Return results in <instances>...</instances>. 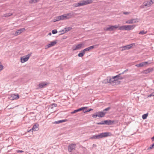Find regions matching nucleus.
<instances>
[{
	"label": "nucleus",
	"mask_w": 154,
	"mask_h": 154,
	"mask_svg": "<svg viewBox=\"0 0 154 154\" xmlns=\"http://www.w3.org/2000/svg\"><path fill=\"white\" fill-rule=\"evenodd\" d=\"M93 2L92 0H82L77 3H75L73 5L75 7H80L91 4Z\"/></svg>",
	"instance_id": "nucleus-3"
},
{
	"label": "nucleus",
	"mask_w": 154,
	"mask_h": 154,
	"mask_svg": "<svg viewBox=\"0 0 154 154\" xmlns=\"http://www.w3.org/2000/svg\"><path fill=\"white\" fill-rule=\"evenodd\" d=\"M152 96H154V93L153 92L151 94H150L149 95H148V97H151Z\"/></svg>",
	"instance_id": "nucleus-36"
},
{
	"label": "nucleus",
	"mask_w": 154,
	"mask_h": 154,
	"mask_svg": "<svg viewBox=\"0 0 154 154\" xmlns=\"http://www.w3.org/2000/svg\"><path fill=\"white\" fill-rule=\"evenodd\" d=\"M23 152V151L22 150H18L17 152H20V153H22V152Z\"/></svg>",
	"instance_id": "nucleus-42"
},
{
	"label": "nucleus",
	"mask_w": 154,
	"mask_h": 154,
	"mask_svg": "<svg viewBox=\"0 0 154 154\" xmlns=\"http://www.w3.org/2000/svg\"><path fill=\"white\" fill-rule=\"evenodd\" d=\"M75 14L72 12L69 13L65 14L66 19L68 20L70 19L71 18L73 17Z\"/></svg>",
	"instance_id": "nucleus-13"
},
{
	"label": "nucleus",
	"mask_w": 154,
	"mask_h": 154,
	"mask_svg": "<svg viewBox=\"0 0 154 154\" xmlns=\"http://www.w3.org/2000/svg\"><path fill=\"white\" fill-rule=\"evenodd\" d=\"M81 52V53H79L78 54V56L79 57H82L84 56V55L85 54V52L83 50H82Z\"/></svg>",
	"instance_id": "nucleus-26"
},
{
	"label": "nucleus",
	"mask_w": 154,
	"mask_h": 154,
	"mask_svg": "<svg viewBox=\"0 0 154 154\" xmlns=\"http://www.w3.org/2000/svg\"><path fill=\"white\" fill-rule=\"evenodd\" d=\"M31 54H29L26 56H23L21 57L20 59L21 62L22 63H23L27 61L31 56Z\"/></svg>",
	"instance_id": "nucleus-8"
},
{
	"label": "nucleus",
	"mask_w": 154,
	"mask_h": 154,
	"mask_svg": "<svg viewBox=\"0 0 154 154\" xmlns=\"http://www.w3.org/2000/svg\"><path fill=\"white\" fill-rule=\"evenodd\" d=\"M136 26L133 25H123L120 26L119 28V29L120 30H125L127 31H129L133 29Z\"/></svg>",
	"instance_id": "nucleus-4"
},
{
	"label": "nucleus",
	"mask_w": 154,
	"mask_h": 154,
	"mask_svg": "<svg viewBox=\"0 0 154 154\" xmlns=\"http://www.w3.org/2000/svg\"><path fill=\"white\" fill-rule=\"evenodd\" d=\"M57 40L51 42L50 44H49L48 45H46L45 48L47 49L57 44Z\"/></svg>",
	"instance_id": "nucleus-11"
},
{
	"label": "nucleus",
	"mask_w": 154,
	"mask_h": 154,
	"mask_svg": "<svg viewBox=\"0 0 154 154\" xmlns=\"http://www.w3.org/2000/svg\"><path fill=\"white\" fill-rule=\"evenodd\" d=\"M75 110V112L76 113L79 111V109H76V110Z\"/></svg>",
	"instance_id": "nucleus-46"
},
{
	"label": "nucleus",
	"mask_w": 154,
	"mask_h": 154,
	"mask_svg": "<svg viewBox=\"0 0 154 154\" xmlns=\"http://www.w3.org/2000/svg\"><path fill=\"white\" fill-rule=\"evenodd\" d=\"M111 109L110 107H107L104 109L103 111L97 112L96 113L94 114L92 117L94 118H96L97 117H103L105 115L106 112V111H108Z\"/></svg>",
	"instance_id": "nucleus-2"
},
{
	"label": "nucleus",
	"mask_w": 154,
	"mask_h": 154,
	"mask_svg": "<svg viewBox=\"0 0 154 154\" xmlns=\"http://www.w3.org/2000/svg\"><path fill=\"white\" fill-rule=\"evenodd\" d=\"M48 35H51V32H50V33H49L48 34Z\"/></svg>",
	"instance_id": "nucleus-49"
},
{
	"label": "nucleus",
	"mask_w": 154,
	"mask_h": 154,
	"mask_svg": "<svg viewBox=\"0 0 154 154\" xmlns=\"http://www.w3.org/2000/svg\"><path fill=\"white\" fill-rule=\"evenodd\" d=\"M38 125L37 124H35L33 126L32 128L30 129L28 131L29 132L31 131H37L38 130Z\"/></svg>",
	"instance_id": "nucleus-18"
},
{
	"label": "nucleus",
	"mask_w": 154,
	"mask_h": 154,
	"mask_svg": "<svg viewBox=\"0 0 154 154\" xmlns=\"http://www.w3.org/2000/svg\"><path fill=\"white\" fill-rule=\"evenodd\" d=\"M3 69V66L2 65H0V71H1Z\"/></svg>",
	"instance_id": "nucleus-39"
},
{
	"label": "nucleus",
	"mask_w": 154,
	"mask_h": 154,
	"mask_svg": "<svg viewBox=\"0 0 154 154\" xmlns=\"http://www.w3.org/2000/svg\"><path fill=\"white\" fill-rule=\"evenodd\" d=\"M138 22V21H137V19H133L126 21V23L127 24H132Z\"/></svg>",
	"instance_id": "nucleus-14"
},
{
	"label": "nucleus",
	"mask_w": 154,
	"mask_h": 154,
	"mask_svg": "<svg viewBox=\"0 0 154 154\" xmlns=\"http://www.w3.org/2000/svg\"><path fill=\"white\" fill-rule=\"evenodd\" d=\"M122 48V49H121V51H124V50H126L124 46L122 47H121Z\"/></svg>",
	"instance_id": "nucleus-40"
},
{
	"label": "nucleus",
	"mask_w": 154,
	"mask_h": 154,
	"mask_svg": "<svg viewBox=\"0 0 154 154\" xmlns=\"http://www.w3.org/2000/svg\"><path fill=\"white\" fill-rule=\"evenodd\" d=\"M152 70L153 69L152 68H148L144 70L143 72L145 74H147L152 71Z\"/></svg>",
	"instance_id": "nucleus-24"
},
{
	"label": "nucleus",
	"mask_w": 154,
	"mask_h": 154,
	"mask_svg": "<svg viewBox=\"0 0 154 154\" xmlns=\"http://www.w3.org/2000/svg\"><path fill=\"white\" fill-rule=\"evenodd\" d=\"M147 31H144V30H142L139 32V34L141 35H144L147 33Z\"/></svg>",
	"instance_id": "nucleus-31"
},
{
	"label": "nucleus",
	"mask_w": 154,
	"mask_h": 154,
	"mask_svg": "<svg viewBox=\"0 0 154 154\" xmlns=\"http://www.w3.org/2000/svg\"><path fill=\"white\" fill-rule=\"evenodd\" d=\"M47 84L46 82L41 83L38 85V88H44L47 85Z\"/></svg>",
	"instance_id": "nucleus-21"
},
{
	"label": "nucleus",
	"mask_w": 154,
	"mask_h": 154,
	"mask_svg": "<svg viewBox=\"0 0 154 154\" xmlns=\"http://www.w3.org/2000/svg\"><path fill=\"white\" fill-rule=\"evenodd\" d=\"M111 136H112V134L110 132H106L100 133L97 135H93L90 138L91 139H97Z\"/></svg>",
	"instance_id": "nucleus-1"
},
{
	"label": "nucleus",
	"mask_w": 154,
	"mask_h": 154,
	"mask_svg": "<svg viewBox=\"0 0 154 154\" xmlns=\"http://www.w3.org/2000/svg\"><path fill=\"white\" fill-rule=\"evenodd\" d=\"M84 45L83 43H81L78 45L74 46L72 48L73 51H74L75 50H79L83 48L82 46Z\"/></svg>",
	"instance_id": "nucleus-7"
},
{
	"label": "nucleus",
	"mask_w": 154,
	"mask_h": 154,
	"mask_svg": "<svg viewBox=\"0 0 154 154\" xmlns=\"http://www.w3.org/2000/svg\"><path fill=\"white\" fill-rule=\"evenodd\" d=\"M115 79H123V77L121 76V74H119L117 75H116L114 76Z\"/></svg>",
	"instance_id": "nucleus-22"
},
{
	"label": "nucleus",
	"mask_w": 154,
	"mask_h": 154,
	"mask_svg": "<svg viewBox=\"0 0 154 154\" xmlns=\"http://www.w3.org/2000/svg\"><path fill=\"white\" fill-rule=\"evenodd\" d=\"M133 46L132 44H131L127 45L125 46V48L126 50H128L131 48Z\"/></svg>",
	"instance_id": "nucleus-25"
},
{
	"label": "nucleus",
	"mask_w": 154,
	"mask_h": 154,
	"mask_svg": "<svg viewBox=\"0 0 154 154\" xmlns=\"http://www.w3.org/2000/svg\"><path fill=\"white\" fill-rule=\"evenodd\" d=\"M125 70L123 72H122V73H120L119 74H121V75H122V74H123L124 72L126 71V70Z\"/></svg>",
	"instance_id": "nucleus-47"
},
{
	"label": "nucleus",
	"mask_w": 154,
	"mask_h": 154,
	"mask_svg": "<svg viewBox=\"0 0 154 154\" xmlns=\"http://www.w3.org/2000/svg\"><path fill=\"white\" fill-rule=\"evenodd\" d=\"M12 97H13L14 98L13 99H17L19 98V95L18 94H13V95H12Z\"/></svg>",
	"instance_id": "nucleus-28"
},
{
	"label": "nucleus",
	"mask_w": 154,
	"mask_h": 154,
	"mask_svg": "<svg viewBox=\"0 0 154 154\" xmlns=\"http://www.w3.org/2000/svg\"><path fill=\"white\" fill-rule=\"evenodd\" d=\"M104 125H111L114 123V121L110 120H106L103 121Z\"/></svg>",
	"instance_id": "nucleus-19"
},
{
	"label": "nucleus",
	"mask_w": 154,
	"mask_h": 154,
	"mask_svg": "<svg viewBox=\"0 0 154 154\" xmlns=\"http://www.w3.org/2000/svg\"><path fill=\"white\" fill-rule=\"evenodd\" d=\"M147 64H148L147 62H143L138 64H136L135 66L137 67H142L146 66Z\"/></svg>",
	"instance_id": "nucleus-20"
},
{
	"label": "nucleus",
	"mask_w": 154,
	"mask_h": 154,
	"mask_svg": "<svg viewBox=\"0 0 154 154\" xmlns=\"http://www.w3.org/2000/svg\"><path fill=\"white\" fill-rule=\"evenodd\" d=\"M151 139L152 140V141H153L154 140V136L151 138Z\"/></svg>",
	"instance_id": "nucleus-48"
},
{
	"label": "nucleus",
	"mask_w": 154,
	"mask_h": 154,
	"mask_svg": "<svg viewBox=\"0 0 154 154\" xmlns=\"http://www.w3.org/2000/svg\"><path fill=\"white\" fill-rule=\"evenodd\" d=\"M119 27V25H116L114 26L109 25L108 27L105 28L104 30L106 31H112Z\"/></svg>",
	"instance_id": "nucleus-6"
},
{
	"label": "nucleus",
	"mask_w": 154,
	"mask_h": 154,
	"mask_svg": "<svg viewBox=\"0 0 154 154\" xmlns=\"http://www.w3.org/2000/svg\"><path fill=\"white\" fill-rule=\"evenodd\" d=\"M86 108H87L86 107H81V108H80L79 109H78L79 110V111H81V110H83H83L84 109H86Z\"/></svg>",
	"instance_id": "nucleus-33"
},
{
	"label": "nucleus",
	"mask_w": 154,
	"mask_h": 154,
	"mask_svg": "<svg viewBox=\"0 0 154 154\" xmlns=\"http://www.w3.org/2000/svg\"><path fill=\"white\" fill-rule=\"evenodd\" d=\"M51 106H52V107L51 108H52L54 107H56L57 106V104L56 103H53L51 105Z\"/></svg>",
	"instance_id": "nucleus-37"
},
{
	"label": "nucleus",
	"mask_w": 154,
	"mask_h": 154,
	"mask_svg": "<svg viewBox=\"0 0 154 154\" xmlns=\"http://www.w3.org/2000/svg\"><path fill=\"white\" fill-rule=\"evenodd\" d=\"M148 116V113H146L143 114L142 116V118L143 119H146Z\"/></svg>",
	"instance_id": "nucleus-29"
},
{
	"label": "nucleus",
	"mask_w": 154,
	"mask_h": 154,
	"mask_svg": "<svg viewBox=\"0 0 154 154\" xmlns=\"http://www.w3.org/2000/svg\"><path fill=\"white\" fill-rule=\"evenodd\" d=\"M93 110V109H87V111H88V112H89L90 111H91L92 110Z\"/></svg>",
	"instance_id": "nucleus-43"
},
{
	"label": "nucleus",
	"mask_w": 154,
	"mask_h": 154,
	"mask_svg": "<svg viewBox=\"0 0 154 154\" xmlns=\"http://www.w3.org/2000/svg\"><path fill=\"white\" fill-rule=\"evenodd\" d=\"M67 119H63L62 120H60L57 121H55L54 122V124H58L60 123H61L62 122H65L67 121Z\"/></svg>",
	"instance_id": "nucleus-23"
},
{
	"label": "nucleus",
	"mask_w": 154,
	"mask_h": 154,
	"mask_svg": "<svg viewBox=\"0 0 154 154\" xmlns=\"http://www.w3.org/2000/svg\"><path fill=\"white\" fill-rule=\"evenodd\" d=\"M75 110H74L73 111V112H71V113L72 114H74V113H75Z\"/></svg>",
	"instance_id": "nucleus-45"
},
{
	"label": "nucleus",
	"mask_w": 154,
	"mask_h": 154,
	"mask_svg": "<svg viewBox=\"0 0 154 154\" xmlns=\"http://www.w3.org/2000/svg\"><path fill=\"white\" fill-rule=\"evenodd\" d=\"M153 3L152 1L151 0L149 1H147L144 2L143 5L141 6L143 8H145L146 7H148L150 6Z\"/></svg>",
	"instance_id": "nucleus-9"
},
{
	"label": "nucleus",
	"mask_w": 154,
	"mask_h": 154,
	"mask_svg": "<svg viewBox=\"0 0 154 154\" xmlns=\"http://www.w3.org/2000/svg\"><path fill=\"white\" fill-rule=\"evenodd\" d=\"M87 111V110H85V109H84L83 110V112H84V113H85V112H88V111Z\"/></svg>",
	"instance_id": "nucleus-44"
},
{
	"label": "nucleus",
	"mask_w": 154,
	"mask_h": 154,
	"mask_svg": "<svg viewBox=\"0 0 154 154\" xmlns=\"http://www.w3.org/2000/svg\"><path fill=\"white\" fill-rule=\"evenodd\" d=\"M98 45H99L98 44L96 45H92V46L89 47L85 49H84L83 50L85 52V51H89L90 50L93 49L94 48V46H97Z\"/></svg>",
	"instance_id": "nucleus-17"
},
{
	"label": "nucleus",
	"mask_w": 154,
	"mask_h": 154,
	"mask_svg": "<svg viewBox=\"0 0 154 154\" xmlns=\"http://www.w3.org/2000/svg\"><path fill=\"white\" fill-rule=\"evenodd\" d=\"M13 15L12 13H6L5 14H4L3 15L2 17H8L11 16V15Z\"/></svg>",
	"instance_id": "nucleus-27"
},
{
	"label": "nucleus",
	"mask_w": 154,
	"mask_h": 154,
	"mask_svg": "<svg viewBox=\"0 0 154 154\" xmlns=\"http://www.w3.org/2000/svg\"><path fill=\"white\" fill-rule=\"evenodd\" d=\"M72 29L71 27H68L65 28L64 29V30L60 31L62 32L61 33V34H63L66 32H67L70 30Z\"/></svg>",
	"instance_id": "nucleus-15"
},
{
	"label": "nucleus",
	"mask_w": 154,
	"mask_h": 154,
	"mask_svg": "<svg viewBox=\"0 0 154 154\" xmlns=\"http://www.w3.org/2000/svg\"><path fill=\"white\" fill-rule=\"evenodd\" d=\"M39 0H31L29 1V3H35L38 2Z\"/></svg>",
	"instance_id": "nucleus-30"
},
{
	"label": "nucleus",
	"mask_w": 154,
	"mask_h": 154,
	"mask_svg": "<svg viewBox=\"0 0 154 154\" xmlns=\"http://www.w3.org/2000/svg\"><path fill=\"white\" fill-rule=\"evenodd\" d=\"M96 124L97 125H104V122L103 121H102L99 122L97 123Z\"/></svg>",
	"instance_id": "nucleus-34"
},
{
	"label": "nucleus",
	"mask_w": 154,
	"mask_h": 154,
	"mask_svg": "<svg viewBox=\"0 0 154 154\" xmlns=\"http://www.w3.org/2000/svg\"><path fill=\"white\" fill-rule=\"evenodd\" d=\"M7 107H8V109H13V108H14V107H13V106H12V107H10L9 106H7Z\"/></svg>",
	"instance_id": "nucleus-41"
},
{
	"label": "nucleus",
	"mask_w": 154,
	"mask_h": 154,
	"mask_svg": "<svg viewBox=\"0 0 154 154\" xmlns=\"http://www.w3.org/2000/svg\"><path fill=\"white\" fill-rule=\"evenodd\" d=\"M130 13V12H123V14L125 15H127L129 14Z\"/></svg>",
	"instance_id": "nucleus-38"
},
{
	"label": "nucleus",
	"mask_w": 154,
	"mask_h": 154,
	"mask_svg": "<svg viewBox=\"0 0 154 154\" xmlns=\"http://www.w3.org/2000/svg\"><path fill=\"white\" fill-rule=\"evenodd\" d=\"M76 145L75 143H72L70 144L68 147V150L69 152H71L74 150L75 148Z\"/></svg>",
	"instance_id": "nucleus-10"
},
{
	"label": "nucleus",
	"mask_w": 154,
	"mask_h": 154,
	"mask_svg": "<svg viewBox=\"0 0 154 154\" xmlns=\"http://www.w3.org/2000/svg\"><path fill=\"white\" fill-rule=\"evenodd\" d=\"M25 30V28H23L17 30L15 33V35L17 36L20 35Z\"/></svg>",
	"instance_id": "nucleus-16"
},
{
	"label": "nucleus",
	"mask_w": 154,
	"mask_h": 154,
	"mask_svg": "<svg viewBox=\"0 0 154 154\" xmlns=\"http://www.w3.org/2000/svg\"><path fill=\"white\" fill-rule=\"evenodd\" d=\"M53 34H55L57 33V31L56 29H54L52 31Z\"/></svg>",
	"instance_id": "nucleus-35"
},
{
	"label": "nucleus",
	"mask_w": 154,
	"mask_h": 154,
	"mask_svg": "<svg viewBox=\"0 0 154 154\" xmlns=\"http://www.w3.org/2000/svg\"><path fill=\"white\" fill-rule=\"evenodd\" d=\"M107 82L112 85H114L119 84L120 81L117 80V79H115L114 76L112 78H108Z\"/></svg>",
	"instance_id": "nucleus-5"
},
{
	"label": "nucleus",
	"mask_w": 154,
	"mask_h": 154,
	"mask_svg": "<svg viewBox=\"0 0 154 154\" xmlns=\"http://www.w3.org/2000/svg\"><path fill=\"white\" fill-rule=\"evenodd\" d=\"M153 144H154V143H153Z\"/></svg>",
	"instance_id": "nucleus-50"
},
{
	"label": "nucleus",
	"mask_w": 154,
	"mask_h": 154,
	"mask_svg": "<svg viewBox=\"0 0 154 154\" xmlns=\"http://www.w3.org/2000/svg\"><path fill=\"white\" fill-rule=\"evenodd\" d=\"M66 16L65 14H63L60 16H58L56 17V21H60L61 20H66Z\"/></svg>",
	"instance_id": "nucleus-12"
},
{
	"label": "nucleus",
	"mask_w": 154,
	"mask_h": 154,
	"mask_svg": "<svg viewBox=\"0 0 154 154\" xmlns=\"http://www.w3.org/2000/svg\"><path fill=\"white\" fill-rule=\"evenodd\" d=\"M154 148V145L153 143L150 146V147H149L148 148V149H147V150H149V149H152Z\"/></svg>",
	"instance_id": "nucleus-32"
}]
</instances>
